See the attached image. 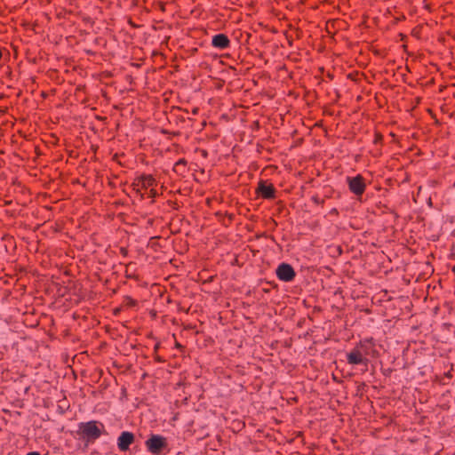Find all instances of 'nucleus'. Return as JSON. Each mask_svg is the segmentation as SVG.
Segmentation results:
<instances>
[{"label":"nucleus","instance_id":"nucleus-33","mask_svg":"<svg viewBox=\"0 0 455 455\" xmlns=\"http://www.w3.org/2000/svg\"><path fill=\"white\" fill-rule=\"evenodd\" d=\"M118 158H119V156L117 154H116V155L113 156L112 160L116 162L119 165H123Z\"/></svg>","mask_w":455,"mask_h":455},{"label":"nucleus","instance_id":"nucleus-22","mask_svg":"<svg viewBox=\"0 0 455 455\" xmlns=\"http://www.w3.org/2000/svg\"><path fill=\"white\" fill-rule=\"evenodd\" d=\"M215 216H216L217 218H219V220H220V221H222V222H223V224H224L225 226H228V224H226V221H225V214H223V213H222V212H217L215 213Z\"/></svg>","mask_w":455,"mask_h":455},{"label":"nucleus","instance_id":"nucleus-23","mask_svg":"<svg viewBox=\"0 0 455 455\" xmlns=\"http://www.w3.org/2000/svg\"><path fill=\"white\" fill-rule=\"evenodd\" d=\"M119 252L123 257H127L129 255V250L127 247H124V246L120 247Z\"/></svg>","mask_w":455,"mask_h":455},{"label":"nucleus","instance_id":"nucleus-6","mask_svg":"<svg viewBox=\"0 0 455 455\" xmlns=\"http://www.w3.org/2000/svg\"><path fill=\"white\" fill-rule=\"evenodd\" d=\"M347 184L349 191L355 196L360 198L366 190V180L362 174H357L355 177H347Z\"/></svg>","mask_w":455,"mask_h":455},{"label":"nucleus","instance_id":"nucleus-13","mask_svg":"<svg viewBox=\"0 0 455 455\" xmlns=\"http://www.w3.org/2000/svg\"><path fill=\"white\" fill-rule=\"evenodd\" d=\"M372 144L375 147L374 156H380L382 155V148L384 147V136L378 129H375L373 132Z\"/></svg>","mask_w":455,"mask_h":455},{"label":"nucleus","instance_id":"nucleus-38","mask_svg":"<svg viewBox=\"0 0 455 455\" xmlns=\"http://www.w3.org/2000/svg\"><path fill=\"white\" fill-rule=\"evenodd\" d=\"M175 347L178 348H183L184 347L180 345L179 342H176Z\"/></svg>","mask_w":455,"mask_h":455},{"label":"nucleus","instance_id":"nucleus-37","mask_svg":"<svg viewBox=\"0 0 455 455\" xmlns=\"http://www.w3.org/2000/svg\"><path fill=\"white\" fill-rule=\"evenodd\" d=\"M27 455H41L38 451H30Z\"/></svg>","mask_w":455,"mask_h":455},{"label":"nucleus","instance_id":"nucleus-3","mask_svg":"<svg viewBox=\"0 0 455 455\" xmlns=\"http://www.w3.org/2000/svg\"><path fill=\"white\" fill-rule=\"evenodd\" d=\"M157 186V181L154 175L142 173L140 176L134 178L132 188V190L140 196V200L145 199L146 192L153 187Z\"/></svg>","mask_w":455,"mask_h":455},{"label":"nucleus","instance_id":"nucleus-29","mask_svg":"<svg viewBox=\"0 0 455 455\" xmlns=\"http://www.w3.org/2000/svg\"><path fill=\"white\" fill-rule=\"evenodd\" d=\"M177 306H178V310H179V311H180V312H185V313H187V314L188 313V311H189V307H188V308H185V307L182 306V304H181L180 302H179V303L177 304Z\"/></svg>","mask_w":455,"mask_h":455},{"label":"nucleus","instance_id":"nucleus-47","mask_svg":"<svg viewBox=\"0 0 455 455\" xmlns=\"http://www.w3.org/2000/svg\"><path fill=\"white\" fill-rule=\"evenodd\" d=\"M425 7L427 9H430L429 5L427 4H425Z\"/></svg>","mask_w":455,"mask_h":455},{"label":"nucleus","instance_id":"nucleus-1","mask_svg":"<svg viewBox=\"0 0 455 455\" xmlns=\"http://www.w3.org/2000/svg\"><path fill=\"white\" fill-rule=\"evenodd\" d=\"M76 37V44L87 55H113L108 48V40L105 36L80 29Z\"/></svg>","mask_w":455,"mask_h":455},{"label":"nucleus","instance_id":"nucleus-53","mask_svg":"<svg viewBox=\"0 0 455 455\" xmlns=\"http://www.w3.org/2000/svg\"><path fill=\"white\" fill-rule=\"evenodd\" d=\"M424 1L426 2L427 0H424Z\"/></svg>","mask_w":455,"mask_h":455},{"label":"nucleus","instance_id":"nucleus-35","mask_svg":"<svg viewBox=\"0 0 455 455\" xmlns=\"http://www.w3.org/2000/svg\"><path fill=\"white\" fill-rule=\"evenodd\" d=\"M214 278H215V275H211L205 281H204V283H211L213 281Z\"/></svg>","mask_w":455,"mask_h":455},{"label":"nucleus","instance_id":"nucleus-50","mask_svg":"<svg viewBox=\"0 0 455 455\" xmlns=\"http://www.w3.org/2000/svg\"><path fill=\"white\" fill-rule=\"evenodd\" d=\"M452 271L455 272V266L453 267Z\"/></svg>","mask_w":455,"mask_h":455},{"label":"nucleus","instance_id":"nucleus-9","mask_svg":"<svg viewBox=\"0 0 455 455\" xmlns=\"http://www.w3.org/2000/svg\"><path fill=\"white\" fill-rule=\"evenodd\" d=\"M357 348L362 352V355L367 358L371 356L372 358L377 357L379 355L378 350L375 347V342L372 338L361 339L355 345Z\"/></svg>","mask_w":455,"mask_h":455},{"label":"nucleus","instance_id":"nucleus-21","mask_svg":"<svg viewBox=\"0 0 455 455\" xmlns=\"http://www.w3.org/2000/svg\"><path fill=\"white\" fill-rule=\"evenodd\" d=\"M154 6L156 8L159 9L161 12H164L166 3L163 2V1H157V2L154 3Z\"/></svg>","mask_w":455,"mask_h":455},{"label":"nucleus","instance_id":"nucleus-44","mask_svg":"<svg viewBox=\"0 0 455 455\" xmlns=\"http://www.w3.org/2000/svg\"><path fill=\"white\" fill-rule=\"evenodd\" d=\"M129 23L132 26V27H135V24L132 22V20L130 19L129 20Z\"/></svg>","mask_w":455,"mask_h":455},{"label":"nucleus","instance_id":"nucleus-8","mask_svg":"<svg viewBox=\"0 0 455 455\" xmlns=\"http://www.w3.org/2000/svg\"><path fill=\"white\" fill-rule=\"evenodd\" d=\"M275 274L280 281L285 283L293 281L296 276V272L293 267L286 262H283L280 265H278L275 270Z\"/></svg>","mask_w":455,"mask_h":455},{"label":"nucleus","instance_id":"nucleus-28","mask_svg":"<svg viewBox=\"0 0 455 455\" xmlns=\"http://www.w3.org/2000/svg\"><path fill=\"white\" fill-rule=\"evenodd\" d=\"M154 360L157 363H164L165 359H164L162 356H160L157 353L154 354Z\"/></svg>","mask_w":455,"mask_h":455},{"label":"nucleus","instance_id":"nucleus-52","mask_svg":"<svg viewBox=\"0 0 455 455\" xmlns=\"http://www.w3.org/2000/svg\"><path fill=\"white\" fill-rule=\"evenodd\" d=\"M193 1L195 2L196 0H193Z\"/></svg>","mask_w":455,"mask_h":455},{"label":"nucleus","instance_id":"nucleus-46","mask_svg":"<svg viewBox=\"0 0 455 455\" xmlns=\"http://www.w3.org/2000/svg\"><path fill=\"white\" fill-rule=\"evenodd\" d=\"M153 221H154V220H153V219H151V220H148V223L152 224V223H153Z\"/></svg>","mask_w":455,"mask_h":455},{"label":"nucleus","instance_id":"nucleus-5","mask_svg":"<svg viewBox=\"0 0 455 455\" xmlns=\"http://www.w3.org/2000/svg\"><path fill=\"white\" fill-rule=\"evenodd\" d=\"M194 119L189 116V111L181 107H172L170 111L169 122H174L181 128H188L193 126Z\"/></svg>","mask_w":455,"mask_h":455},{"label":"nucleus","instance_id":"nucleus-32","mask_svg":"<svg viewBox=\"0 0 455 455\" xmlns=\"http://www.w3.org/2000/svg\"><path fill=\"white\" fill-rule=\"evenodd\" d=\"M160 347H161V342L156 341V343L154 346V354H156L158 352V349L160 348Z\"/></svg>","mask_w":455,"mask_h":455},{"label":"nucleus","instance_id":"nucleus-18","mask_svg":"<svg viewBox=\"0 0 455 455\" xmlns=\"http://www.w3.org/2000/svg\"><path fill=\"white\" fill-rule=\"evenodd\" d=\"M75 16L72 12L70 11H67V10H62L60 11V12L57 13V18L58 19H64L66 20L67 21H70L72 23H75V21L71 20V18Z\"/></svg>","mask_w":455,"mask_h":455},{"label":"nucleus","instance_id":"nucleus-17","mask_svg":"<svg viewBox=\"0 0 455 455\" xmlns=\"http://www.w3.org/2000/svg\"><path fill=\"white\" fill-rule=\"evenodd\" d=\"M161 236L151 237L148 243V247L153 250L155 252L158 251L159 249L161 248V244L158 242Z\"/></svg>","mask_w":455,"mask_h":455},{"label":"nucleus","instance_id":"nucleus-25","mask_svg":"<svg viewBox=\"0 0 455 455\" xmlns=\"http://www.w3.org/2000/svg\"><path fill=\"white\" fill-rule=\"evenodd\" d=\"M161 133L163 134H172L173 136H180V132H168L166 129H161Z\"/></svg>","mask_w":455,"mask_h":455},{"label":"nucleus","instance_id":"nucleus-10","mask_svg":"<svg viewBox=\"0 0 455 455\" xmlns=\"http://www.w3.org/2000/svg\"><path fill=\"white\" fill-rule=\"evenodd\" d=\"M135 442V435L130 431H124L117 438V447L120 451H127Z\"/></svg>","mask_w":455,"mask_h":455},{"label":"nucleus","instance_id":"nucleus-19","mask_svg":"<svg viewBox=\"0 0 455 455\" xmlns=\"http://www.w3.org/2000/svg\"><path fill=\"white\" fill-rule=\"evenodd\" d=\"M146 196L145 198H151L150 204H153L156 201L155 198L159 196L155 187L151 188L148 191L145 192Z\"/></svg>","mask_w":455,"mask_h":455},{"label":"nucleus","instance_id":"nucleus-43","mask_svg":"<svg viewBox=\"0 0 455 455\" xmlns=\"http://www.w3.org/2000/svg\"><path fill=\"white\" fill-rule=\"evenodd\" d=\"M400 36H401V40H403L406 37V36L403 34H400Z\"/></svg>","mask_w":455,"mask_h":455},{"label":"nucleus","instance_id":"nucleus-11","mask_svg":"<svg viewBox=\"0 0 455 455\" xmlns=\"http://www.w3.org/2000/svg\"><path fill=\"white\" fill-rule=\"evenodd\" d=\"M347 362L351 365L363 364L367 365L369 359L362 355V352L357 348L356 346L347 355Z\"/></svg>","mask_w":455,"mask_h":455},{"label":"nucleus","instance_id":"nucleus-34","mask_svg":"<svg viewBox=\"0 0 455 455\" xmlns=\"http://www.w3.org/2000/svg\"><path fill=\"white\" fill-rule=\"evenodd\" d=\"M198 112H199V108H198V107H194V108H192V110H191V113H192V115H194V116H195V115H197V114H198Z\"/></svg>","mask_w":455,"mask_h":455},{"label":"nucleus","instance_id":"nucleus-26","mask_svg":"<svg viewBox=\"0 0 455 455\" xmlns=\"http://www.w3.org/2000/svg\"><path fill=\"white\" fill-rule=\"evenodd\" d=\"M124 309L122 308V305L120 304L119 307H116L113 309V315L115 316L118 315L122 311H124Z\"/></svg>","mask_w":455,"mask_h":455},{"label":"nucleus","instance_id":"nucleus-36","mask_svg":"<svg viewBox=\"0 0 455 455\" xmlns=\"http://www.w3.org/2000/svg\"><path fill=\"white\" fill-rule=\"evenodd\" d=\"M2 411H3L4 414H7V415H9V416H11V415H12L11 411H10V410H8V409H3V410H2Z\"/></svg>","mask_w":455,"mask_h":455},{"label":"nucleus","instance_id":"nucleus-24","mask_svg":"<svg viewBox=\"0 0 455 455\" xmlns=\"http://www.w3.org/2000/svg\"><path fill=\"white\" fill-rule=\"evenodd\" d=\"M359 76V73L358 72H352V73H349L347 75V78L348 79H351L353 81H356L357 80V76Z\"/></svg>","mask_w":455,"mask_h":455},{"label":"nucleus","instance_id":"nucleus-14","mask_svg":"<svg viewBox=\"0 0 455 455\" xmlns=\"http://www.w3.org/2000/svg\"><path fill=\"white\" fill-rule=\"evenodd\" d=\"M173 172L180 176L184 177L188 172V161L185 158L179 159L173 166Z\"/></svg>","mask_w":455,"mask_h":455},{"label":"nucleus","instance_id":"nucleus-48","mask_svg":"<svg viewBox=\"0 0 455 455\" xmlns=\"http://www.w3.org/2000/svg\"><path fill=\"white\" fill-rule=\"evenodd\" d=\"M330 197H331L330 195H327V196H324V199L325 198H330Z\"/></svg>","mask_w":455,"mask_h":455},{"label":"nucleus","instance_id":"nucleus-51","mask_svg":"<svg viewBox=\"0 0 455 455\" xmlns=\"http://www.w3.org/2000/svg\"><path fill=\"white\" fill-rule=\"evenodd\" d=\"M454 186H455V181H454Z\"/></svg>","mask_w":455,"mask_h":455},{"label":"nucleus","instance_id":"nucleus-4","mask_svg":"<svg viewBox=\"0 0 455 455\" xmlns=\"http://www.w3.org/2000/svg\"><path fill=\"white\" fill-rule=\"evenodd\" d=\"M145 446L153 455H162L169 451L167 438L161 435L151 434L146 440Z\"/></svg>","mask_w":455,"mask_h":455},{"label":"nucleus","instance_id":"nucleus-2","mask_svg":"<svg viewBox=\"0 0 455 455\" xmlns=\"http://www.w3.org/2000/svg\"><path fill=\"white\" fill-rule=\"evenodd\" d=\"M104 425L97 420H90L87 422H81L78 425L76 431L79 437L85 442L87 446L89 443H93L102 435Z\"/></svg>","mask_w":455,"mask_h":455},{"label":"nucleus","instance_id":"nucleus-41","mask_svg":"<svg viewBox=\"0 0 455 455\" xmlns=\"http://www.w3.org/2000/svg\"><path fill=\"white\" fill-rule=\"evenodd\" d=\"M259 121L254 122V127H259Z\"/></svg>","mask_w":455,"mask_h":455},{"label":"nucleus","instance_id":"nucleus-7","mask_svg":"<svg viewBox=\"0 0 455 455\" xmlns=\"http://www.w3.org/2000/svg\"><path fill=\"white\" fill-rule=\"evenodd\" d=\"M255 193L257 196L269 200L275 198L276 189L272 183H268L267 180H260L255 189Z\"/></svg>","mask_w":455,"mask_h":455},{"label":"nucleus","instance_id":"nucleus-40","mask_svg":"<svg viewBox=\"0 0 455 455\" xmlns=\"http://www.w3.org/2000/svg\"><path fill=\"white\" fill-rule=\"evenodd\" d=\"M30 387L29 386H27L25 388H24V393H28V391L29 390Z\"/></svg>","mask_w":455,"mask_h":455},{"label":"nucleus","instance_id":"nucleus-45","mask_svg":"<svg viewBox=\"0 0 455 455\" xmlns=\"http://www.w3.org/2000/svg\"><path fill=\"white\" fill-rule=\"evenodd\" d=\"M391 137L395 138V134L394 132H390L389 134Z\"/></svg>","mask_w":455,"mask_h":455},{"label":"nucleus","instance_id":"nucleus-27","mask_svg":"<svg viewBox=\"0 0 455 455\" xmlns=\"http://www.w3.org/2000/svg\"><path fill=\"white\" fill-rule=\"evenodd\" d=\"M225 218H228V222L227 224L228 226L229 224L232 223V221L234 220V214L233 213L225 212Z\"/></svg>","mask_w":455,"mask_h":455},{"label":"nucleus","instance_id":"nucleus-12","mask_svg":"<svg viewBox=\"0 0 455 455\" xmlns=\"http://www.w3.org/2000/svg\"><path fill=\"white\" fill-rule=\"evenodd\" d=\"M231 41L228 35L219 33L212 36V46L219 50H226L230 47Z\"/></svg>","mask_w":455,"mask_h":455},{"label":"nucleus","instance_id":"nucleus-20","mask_svg":"<svg viewBox=\"0 0 455 455\" xmlns=\"http://www.w3.org/2000/svg\"><path fill=\"white\" fill-rule=\"evenodd\" d=\"M311 201L315 204H317V205H323L324 203H325V199L324 198H320L318 195H314L312 196L311 197Z\"/></svg>","mask_w":455,"mask_h":455},{"label":"nucleus","instance_id":"nucleus-49","mask_svg":"<svg viewBox=\"0 0 455 455\" xmlns=\"http://www.w3.org/2000/svg\"><path fill=\"white\" fill-rule=\"evenodd\" d=\"M263 291H264L265 292H267V291H268L267 288L263 289Z\"/></svg>","mask_w":455,"mask_h":455},{"label":"nucleus","instance_id":"nucleus-31","mask_svg":"<svg viewBox=\"0 0 455 455\" xmlns=\"http://www.w3.org/2000/svg\"><path fill=\"white\" fill-rule=\"evenodd\" d=\"M329 213H330L331 215H333V216H336V217H338V216L339 215V210H338L337 208H332V209H331V211L329 212Z\"/></svg>","mask_w":455,"mask_h":455},{"label":"nucleus","instance_id":"nucleus-39","mask_svg":"<svg viewBox=\"0 0 455 455\" xmlns=\"http://www.w3.org/2000/svg\"><path fill=\"white\" fill-rule=\"evenodd\" d=\"M445 376L451 379L452 377L451 371H449L447 373H445Z\"/></svg>","mask_w":455,"mask_h":455},{"label":"nucleus","instance_id":"nucleus-30","mask_svg":"<svg viewBox=\"0 0 455 455\" xmlns=\"http://www.w3.org/2000/svg\"><path fill=\"white\" fill-rule=\"evenodd\" d=\"M167 204H169L172 209H174V210H177V209L179 208V205H178L177 202H175V201H171V200H169V201H167Z\"/></svg>","mask_w":455,"mask_h":455},{"label":"nucleus","instance_id":"nucleus-42","mask_svg":"<svg viewBox=\"0 0 455 455\" xmlns=\"http://www.w3.org/2000/svg\"><path fill=\"white\" fill-rule=\"evenodd\" d=\"M259 121L254 122V127H259Z\"/></svg>","mask_w":455,"mask_h":455},{"label":"nucleus","instance_id":"nucleus-16","mask_svg":"<svg viewBox=\"0 0 455 455\" xmlns=\"http://www.w3.org/2000/svg\"><path fill=\"white\" fill-rule=\"evenodd\" d=\"M122 308L124 310L132 308L138 306V300L134 299L131 296H124L121 303Z\"/></svg>","mask_w":455,"mask_h":455},{"label":"nucleus","instance_id":"nucleus-15","mask_svg":"<svg viewBox=\"0 0 455 455\" xmlns=\"http://www.w3.org/2000/svg\"><path fill=\"white\" fill-rule=\"evenodd\" d=\"M134 267V264L132 262H130L126 265L125 271H124V276L127 279H134L136 281L140 280V275L136 272V269H132Z\"/></svg>","mask_w":455,"mask_h":455}]
</instances>
